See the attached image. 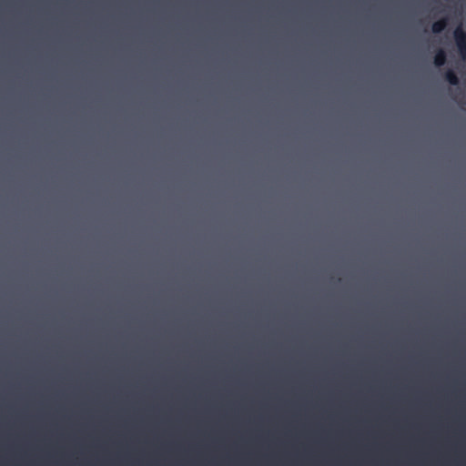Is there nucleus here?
<instances>
[{
	"mask_svg": "<svg viewBox=\"0 0 466 466\" xmlns=\"http://www.w3.org/2000/svg\"><path fill=\"white\" fill-rule=\"evenodd\" d=\"M444 76H445L446 81L450 85H451V86L459 85V78H458L457 75L455 74V72L452 69H448L445 72Z\"/></svg>",
	"mask_w": 466,
	"mask_h": 466,
	"instance_id": "obj_4",
	"label": "nucleus"
},
{
	"mask_svg": "<svg viewBox=\"0 0 466 466\" xmlns=\"http://www.w3.org/2000/svg\"><path fill=\"white\" fill-rule=\"evenodd\" d=\"M453 36L461 56L466 58V33L461 25L455 28Z\"/></svg>",
	"mask_w": 466,
	"mask_h": 466,
	"instance_id": "obj_1",
	"label": "nucleus"
},
{
	"mask_svg": "<svg viewBox=\"0 0 466 466\" xmlns=\"http://www.w3.org/2000/svg\"><path fill=\"white\" fill-rule=\"evenodd\" d=\"M447 25H448V18L447 17L441 18L432 24L431 31L434 34H440L446 28Z\"/></svg>",
	"mask_w": 466,
	"mask_h": 466,
	"instance_id": "obj_2",
	"label": "nucleus"
},
{
	"mask_svg": "<svg viewBox=\"0 0 466 466\" xmlns=\"http://www.w3.org/2000/svg\"><path fill=\"white\" fill-rule=\"evenodd\" d=\"M447 60L446 53L443 49H439L434 56V64L436 66H442L445 65Z\"/></svg>",
	"mask_w": 466,
	"mask_h": 466,
	"instance_id": "obj_3",
	"label": "nucleus"
}]
</instances>
